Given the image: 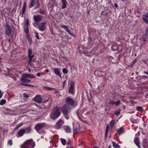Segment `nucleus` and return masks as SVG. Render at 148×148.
I'll return each mask as SVG.
<instances>
[{
    "label": "nucleus",
    "mask_w": 148,
    "mask_h": 148,
    "mask_svg": "<svg viewBox=\"0 0 148 148\" xmlns=\"http://www.w3.org/2000/svg\"><path fill=\"white\" fill-rule=\"evenodd\" d=\"M136 62V59L134 60H133V62H132V64H134Z\"/></svg>",
    "instance_id": "obj_53"
},
{
    "label": "nucleus",
    "mask_w": 148,
    "mask_h": 148,
    "mask_svg": "<svg viewBox=\"0 0 148 148\" xmlns=\"http://www.w3.org/2000/svg\"><path fill=\"white\" fill-rule=\"evenodd\" d=\"M68 72V71L67 69L65 68V73H67Z\"/></svg>",
    "instance_id": "obj_56"
},
{
    "label": "nucleus",
    "mask_w": 148,
    "mask_h": 148,
    "mask_svg": "<svg viewBox=\"0 0 148 148\" xmlns=\"http://www.w3.org/2000/svg\"><path fill=\"white\" fill-rule=\"evenodd\" d=\"M60 109L57 106L55 107L53 109V111L51 113L50 117L53 119H55L60 116Z\"/></svg>",
    "instance_id": "obj_1"
},
{
    "label": "nucleus",
    "mask_w": 148,
    "mask_h": 148,
    "mask_svg": "<svg viewBox=\"0 0 148 148\" xmlns=\"http://www.w3.org/2000/svg\"><path fill=\"white\" fill-rule=\"evenodd\" d=\"M36 4L37 8L39 6V3L38 0H32L31 2V5L29 6V8H32Z\"/></svg>",
    "instance_id": "obj_7"
},
{
    "label": "nucleus",
    "mask_w": 148,
    "mask_h": 148,
    "mask_svg": "<svg viewBox=\"0 0 148 148\" xmlns=\"http://www.w3.org/2000/svg\"><path fill=\"white\" fill-rule=\"evenodd\" d=\"M70 111V108L69 107H65V118L67 119H68L69 118V116H67L68 113Z\"/></svg>",
    "instance_id": "obj_16"
},
{
    "label": "nucleus",
    "mask_w": 148,
    "mask_h": 148,
    "mask_svg": "<svg viewBox=\"0 0 148 148\" xmlns=\"http://www.w3.org/2000/svg\"><path fill=\"white\" fill-rule=\"evenodd\" d=\"M34 56V54H33V55L31 56H29V63L30 64L31 63V62L32 60V58H33Z\"/></svg>",
    "instance_id": "obj_27"
},
{
    "label": "nucleus",
    "mask_w": 148,
    "mask_h": 148,
    "mask_svg": "<svg viewBox=\"0 0 148 148\" xmlns=\"http://www.w3.org/2000/svg\"><path fill=\"white\" fill-rule=\"evenodd\" d=\"M64 121L61 119H60L56 124L55 126V128L58 129L61 128L62 126L64 124Z\"/></svg>",
    "instance_id": "obj_6"
},
{
    "label": "nucleus",
    "mask_w": 148,
    "mask_h": 148,
    "mask_svg": "<svg viewBox=\"0 0 148 148\" xmlns=\"http://www.w3.org/2000/svg\"><path fill=\"white\" fill-rule=\"evenodd\" d=\"M121 102L119 100H118L116 103H115V104L118 105V104H120V103Z\"/></svg>",
    "instance_id": "obj_48"
},
{
    "label": "nucleus",
    "mask_w": 148,
    "mask_h": 148,
    "mask_svg": "<svg viewBox=\"0 0 148 148\" xmlns=\"http://www.w3.org/2000/svg\"><path fill=\"white\" fill-rule=\"evenodd\" d=\"M142 19L145 23L148 24V13H146L143 15Z\"/></svg>",
    "instance_id": "obj_15"
},
{
    "label": "nucleus",
    "mask_w": 148,
    "mask_h": 148,
    "mask_svg": "<svg viewBox=\"0 0 148 148\" xmlns=\"http://www.w3.org/2000/svg\"><path fill=\"white\" fill-rule=\"evenodd\" d=\"M6 102V101L4 99L1 100L0 102V105H3Z\"/></svg>",
    "instance_id": "obj_32"
},
{
    "label": "nucleus",
    "mask_w": 148,
    "mask_h": 148,
    "mask_svg": "<svg viewBox=\"0 0 148 148\" xmlns=\"http://www.w3.org/2000/svg\"><path fill=\"white\" fill-rule=\"evenodd\" d=\"M145 35H147V36H148V27H147L146 29L145 30Z\"/></svg>",
    "instance_id": "obj_45"
},
{
    "label": "nucleus",
    "mask_w": 148,
    "mask_h": 148,
    "mask_svg": "<svg viewBox=\"0 0 148 148\" xmlns=\"http://www.w3.org/2000/svg\"><path fill=\"white\" fill-rule=\"evenodd\" d=\"M8 143L9 145L10 146L12 145L13 144L12 140H9L8 141Z\"/></svg>",
    "instance_id": "obj_41"
},
{
    "label": "nucleus",
    "mask_w": 148,
    "mask_h": 148,
    "mask_svg": "<svg viewBox=\"0 0 148 148\" xmlns=\"http://www.w3.org/2000/svg\"><path fill=\"white\" fill-rule=\"evenodd\" d=\"M79 131V129L77 127L73 130V132L74 133H77Z\"/></svg>",
    "instance_id": "obj_35"
},
{
    "label": "nucleus",
    "mask_w": 148,
    "mask_h": 148,
    "mask_svg": "<svg viewBox=\"0 0 148 148\" xmlns=\"http://www.w3.org/2000/svg\"><path fill=\"white\" fill-rule=\"evenodd\" d=\"M37 25V23H33V25L35 26V27H36V25Z\"/></svg>",
    "instance_id": "obj_59"
},
{
    "label": "nucleus",
    "mask_w": 148,
    "mask_h": 148,
    "mask_svg": "<svg viewBox=\"0 0 148 148\" xmlns=\"http://www.w3.org/2000/svg\"><path fill=\"white\" fill-rule=\"evenodd\" d=\"M65 30L67 31V32L69 34H70L71 35H73V34L71 33L70 31V30L68 29L67 27L65 26Z\"/></svg>",
    "instance_id": "obj_29"
},
{
    "label": "nucleus",
    "mask_w": 148,
    "mask_h": 148,
    "mask_svg": "<svg viewBox=\"0 0 148 148\" xmlns=\"http://www.w3.org/2000/svg\"><path fill=\"white\" fill-rule=\"evenodd\" d=\"M134 143L135 144L138 148H140V142L138 138H136L134 140Z\"/></svg>",
    "instance_id": "obj_18"
},
{
    "label": "nucleus",
    "mask_w": 148,
    "mask_h": 148,
    "mask_svg": "<svg viewBox=\"0 0 148 148\" xmlns=\"http://www.w3.org/2000/svg\"><path fill=\"white\" fill-rule=\"evenodd\" d=\"M23 8H26V5H25V3H24V4L23 5Z\"/></svg>",
    "instance_id": "obj_61"
},
{
    "label": "nucleus",
    "mask_w": 148,
    "mask_h": 148,
    "mask_svg": "<svg viewBox=\"0 0 148 148\" xmlns=\"http://www.w3.org/2000/svg\"><path fill=\"white\" fill-rule=\"evenodd\" d=\"M124 129L122 128H121L118 130L117 131V132L120 135L123 133L124 132Z\"/></svg>",
    "instance_id": "obj_23"
},
{
    "label": "nucleus",
    "mask_w": 148,
    "mask_h": 148,
    "mask_svg": "<svg viewBox=\"0 0 148 148\" xmlns=\"http://www.w3.org/2000/svg\"><path fill=\"white\" fill-rule=\"evenodd\" d=\"M29 40L30 42H31V40L30 38H29Z\"/></svg>",
    "instance_id": "obj_63"
},
{
    "label": "nucleus",
    "mask_w": 148,
    "mask_h": 148,
    "mask_svg": "<svg viewBox=\"0 0 148 148\" xmlns=\"http://www.w3.org/2000/svg\"><path fill=\"white\" fill-rule=\"evenodd\" d=\"M5 34L8 36H9L11 34V29L8 25L5 26Z\"/></svg>",
    "instance_id": "obj_11"
},
{
    "label": "nucleus",
    "mask_w": 148,
    "mask_h": 148,
    "mask_svg": "<svg viewBox=\"0 0 148 148\" xmlns=\"http://www.w3.org/2000/svg\"><path fill=\"white\" fill-rule=\"evenodd\" d=\"M144 73L145 74H146L147 75H148V72H147L145 71H144Z\"/></svg>",
    "instance_id": "obj_60"
},
{
    "label": "nucleus",
    "mask_w": 148,
    "mask_h": 148,
    "mask_svg": "<svg viewBox=\"0 0 148 148\" xmlns=\"http://www.w3.org/2000/svg\"><path fill=\"white\" fill-rule=\"evenodd\" d=\"M35 143L32 139L26 141L21 145V148H33L35 146Z\"/></svg>",
    "instance_id": "obj_2"
},
{
    "label": "nucleus",
    "mask_w": 148,
    "mask_h": 148,
    "mask_svg": "<svg viewBox=\"0 0 148 148\" xmlns=\"http://www.w3.org/2000/svg\"><path fill=\"white\" fill-rule=\"evenodd\" d=\"M43 88L45 90H47L48 91H51L52 90H56V88H51L50 87H48L47 86H44Z\"/></svg>",
    "instance_id": "obj_20"
},
{
    "label": "nucleus",
    "mask_w": 148,
    "mask_h": 148,
    "mask_svg": "<svg viewBox=\"0 0 148 148\" xmlns=\"http://www.w3.org/2000/svg\"><path fill=\"white\" fill-rule=\"evenodd\" d=\"M121 109H119L118 110L115 111L114 112V114L116 115H118L120 113Z\"/></svg>",
    "instance_id": "obj_31"
},
{
    "label": "nucleus",
    "mask_w": 148,
    "mask_h": 148,
    "mask_svg": "<svg viewBox=\"0 0 148 148\" xmlns=\"http://www.w3.org/2000/svg\"><path fill=\"white\" fill-rule=\"evenodd\" d=\"M75 82L71 81L70 82V86L68 92L69 93H71L72 95H73L75 93Z\"/></svg>",
    "instance_id": "obj_3"
},
{
    "label": "nucleus",
    "mask_w": 148,
    "mask_h": 148,
    "mask_svg": "<svg viewBox=\"0 0 148 148\" xmlns=\"http://www.w3.org/2000/svg\"><path fill=\"white\" fill-rule=\"evenodd\" d=\"M21 81L22 83L21 84V85L24 86L27 85L26 84L29 83L31 81L30 80L25 78L22 77H21Z\"/></svg>",
    "instance_id": "obj_8"
},
{
    "label": "nucleus",
    "mask_w": 148,
    "mask_h": 148,
    "mask_svg": "<svg viewBox=\"0 0 148 148\" xmlns=\"http://www.w3.org/2000/svg\"><path fill=\"white\" fill-rule=\"evenodd\" d=\"M34 101L38 103H40L42 102V99L40 95H37L34 98Z\"/></svg>",
    "instance_id": "obj_10"
},
{
    "label": "nucleus",
    "mask_w": 148,
    "mask_h": 148,
    "mask_svg": "<svg viewBox=\"0 0 148 148\" xmlns=\"http://www.w3.org/2000/svg\"><path fill=\"white\" fill-rule=\"evenodd\" d=\"M54 72L56 74L58 75L59 76L61 77L60 74V71L57 68H55L54 69Z\"/></svg>",
    "instance_id": "obj_19"
},
{
    "label": "nucleus",
    "mask_w": 148,
    "mask_h": 148,
    "mask_svg": "<svg viewBox=\"0 0 148 148\" xmlns=\"http://www.w3.org/2000/svg\"><path fill=\"white\" fill-rule=\"evenodd\" d=\"M65 132L67 133H71V129L68 126H65Z\"/></svg>",
    "instance_id": "obj_24"
},
{
    "label": "nucleus",
    "mask_w": 148,
    "mask_h": 148,
    "mask_svg": "<svg viewBox=\"0 0 148 148\" xmlns=\"http://www.w3.org/2000/svg\"><path fill=\"white\" fill-rule=\"evenodd\" d=\"M62 71L64 73H65V68H64L62 70Z\"/></svg>",
    "instance_id": "obj_62"
},
{
    "label": "nucleus",
    "mask_w": 148,
    "mask_h": 148,
    "mask_svg": "<svg viewBox=\"0 0 148 148\" xmlns=\"http://www.w3.org/2000/svg\"><path fill=\"white\" fill-rule=\"evenodd\" d=\"M26 27H28V26L29 25V20L28 18L26 20Z\"/></svg>",
    "instance_id": "obj_37"
},
{
    "label": "nucleus",
    "mask_w": 148,
    "mask_h": 148,
    "mask_svg": "<svg viewBox=\"0 0 148 148\" xmlns=\"http://www.w3.org/2000/svg\"><path fill=\"white\" fill-rule=\"evenodd\" d=\"M137 78L138 81L140 82L143 84H147L146 82H144V79L142 77H140V76L138 77Z\"/></svg>",
    "instance_id": "obj_17"
},
{
    "label": "nucleus",
    "mask_w": 148,
    "mask_h": 148,
    "mask_svg": "<svg viewBox=\"0 0 148 148\" xmlns=\"http://www.w3.org/2000/svg\"><path fill=\"white\" fill-rule=\"evenodd\" d=\"M61 110H62V112L64 114L65 113V108H64V107H62V109Z\"/></svg>",
    "instance_id": "obj_47"
},
{
    "label": "nucleus",
    "mask_w": 148,
    "mask_h": 148,
    "mask_svg": "<svg viewBox=\"0 0 148 148\" xmlns=\"http://www.w3.org/2000/svg\"><path fill=\"white\" fill-rule=\"evenodd\" d=\"M35 34V36L36 38H37L38 39H40L39 37V36L38 34V33L36 32H35L34 33Z\"/></svg>",
    "instance_id": "obj_39"
},
{
    "label": "nucleus",
    "mask_w": 148,
    "mask_h": 148,
    "mask_svg": "<svg viewBox=\"0 0 148 148\" xmlns=\"http://www.w3.org/2000/svg\"><path fill=\"white\" fill-rule=\"evenodd\" d=\"M140 77H142L144 79H147L148 78V77L146 76H140Z\"/></svg>",
    "instance_id": "obj_54"
},
{
    "label": "nucleus",
    "mask_w": 148,
    "mask_h": 148,
    "mask_svg": "<svg viewBox=\"0 0 148 148\" xmlns=\"http://www.w3.org/2000/svg\"><path fill=\"white\" fill-rule=\"evenodd\" d=\"M53 93H54V94L57 93L58 95L61 96V95L59 94V91L57 90H56L54 92H53Z\"/></svg>",
    "instance_id": "obj_44"
},
{
    "label": "nucleus",
    "mask_w": 148,
    "mask_h": 148,
    "mask_svg": "<svg viewBox=\"0 0 148 148\" xmlns=\"http://www.w3.org/2000/svg\"><path fill=\"white\" fill-rule=\"evenodd\" d=\"M36 75L38 77H40V74L39 73H37Z\"/></svg>",
    "instance_id": "obj_58"
},
{
    "label": "nucleus",
    "mask_w": 148,
    "mask_h": 148,
    "mask_svg": "<svg viewBox=\"0 0 148 148\" xmlns=\"http://www.w3.org/2000/svg\"><path fill=\"white\" fill-rule=\"evenodd\" d=\"M25 129H23L20 130L18 131L16 135L17 137L19 138L22 136L24 135V134L25 133Z\"/></svg>",
    "instance_id": "obj_13"
},
{
    "label": "nucleus",
    "mask_w": 148,
    "mask_h": 148,
    "mask_svg": "<svg viewBox=\"0 0 148 148\" xmlns=\"http://www.w3.org/2000/svg\"><path fill=\"white\" fill-rule=\"evenodd\" d=\"M65 102L67 104L73 105L75 103V101L70 97H67L65 99Z\"/></svg>",
    "instance_id": "obj_4"
},
{
    "label": "nucleus",
    "mask_w": 148,
    "mask_h": 148,
    "mask_svg": "<svg viewBox=\"0 0 148 148\" xmlns=\"http://www.w3.org/2000/svg\"><path fill=\"white\" fill-rule=\"evenodd\" d=\"M45 126L43 123H40L37 124L35 127V129L39 133H40V130Z\"/></svg>",
    "instance_id": "obj_5"
},
{
    "label": "nucleus",
    "mask_w": 148,
    "mask_h": 148,
    "mask_svg": "<svg viewBox=\"0 0 148 148\" xmlns=\"http://www.w3.org/2000/svg\"><path fill=\"white\" fill-rule=\"evenodd\" d=\"M21 77L24 78H25L27 79H31V78H34L35 76L31 74H29L25 73L23 74Z\"/></svg>",
    "instance_id": "obj_9"
},
{
    "label": "nucleus",
    "mask_w": 148,
    "mask_h": 148,
    "mask_svg": "<svg viewBox=\"0 0 148 148\" xmlns=\"http://www.w3.org/2000/svg\"><path fill=\"white\" fill-rule=\"evenodd\" d=\"M24 95V97L25 98H27L28 97V94H25Z\"/></svg>",
    "instance_id": "obj_55"
},
{
    "label": "nucleus",
    "mask_w": 148,
    "mask_h": 148,
    "mask_svg": "<svg viewBox=\"0 0 148 148\" xmlns=\"http://www.w3.org/2000/svg\"><path fill=\"white\" fill-rule=\"evenodd\" d=\"M42 18V16L40 15H34V19L36 22H38L41 21Z\"/></svg>",
    "instance_id": "obj_12"
},
{
    "label": "nucleus",
    "mask_w": 148,
    "mask_h": 148,
    "mask_svg": "<svg viewBox=\"0 0 148 148\" xmlns=\"http://www.w3.org/2000/svg\"><path fill=\"white\" fill-rule=\"evenodd\" d=\"M94 148H98V147L97 146H95L94 147Z\"/></svg>",
    "instance_id": "obj_64"
},
{
    "label": "nucleus",
    "mask_w": 148,
    "mask_h": 148,
    "mask_svg": "<svg viewBox=\"0 0 148 148\" xmlns=\"http://www.w3.org/2000/svg\"><path fill=\"white\" fill-rule=\"evenodd\" d=\"M28 57L29 56H31L33 55L32 54V50L30 49H29L28 50Z\"/></svg>",
    "instance_id": "obj_26"
},
{
    "label": "nucleus",
    "mask_w": 148,
    "mask_h": 148,
    "mask_svg": "<svg viewBox=\"0 0 148 148\" xmlns=\"http://www.w3.org/2000/svg\"><path fill=\"white\" fill-rule=\"evenodd\" d=\"M24 31L26 34L29 33V27H25L24 29Z\"/></svg>",
    "instance_id": "obj_30"
},
{
    "label": "nucleus",
    "mask_w": 148,
    "mask_h": 148,
    "mask_svg": "<svg viewBox=\"0 0 148 148\" xmlns=\"http://www.w3.org/2000/svg\"><path fill=\"white\" fill-rule=\"evenodd\" d=\"M115 121L114 120H112L110 122V125L113 127Z\"/></svg>",
    "instance_id": "obj_40"
},
{
    "label": "nucleus",
    "mask_w": 148,
    "mask_h": 148,
    "mask_svg": "<svg viewBox=\"0 0 148 148\" xmlns=\"http://www.w3.org/2000/svg\"><path fill=\"white\" fill-rule=\"evenodd\" d=\"M46 28V23H43L40 24L38 27V29L41 31H43Z\"/></svg>",
    "instance_id": "obj_14"
},
{
    "label": "nucleus",
    "mask_w": 148,
    "mask_h": 148,
    "mask_svg": "<svg viewBox=\"0 0 148 148\" xmlns=\"http://www.w3.org/2000/svg\"><path fill=\"white\" fill-rule=\"evenodd\" d=\"M148 36L144 35L143 37L142 38V39L144 41H146V38Z\"/></svg>",
    "instance_id": "obj_36"
},
{
    "label": "nucleus",
    "mask_w": 148,
    "mask_h": 148,
    "mask_svg": "<svg viewBox=\"0 0 148 148\" xmlns=\"http://www.w3.org/2000/svg\"><path fill=\"white\" fill-rule=\"evenodd\" d=\"M23 124L22 123H20L15 128V130H18L20 127L21 126H22Z\"/></svg>",
    "instance_id": "obj_34"
},
{
    "label": "nucleus",
    "mask_w": 148,
    "mask_h": 148,
    "mask_svg": "<svg viewBox=\"0 0 148 148\" xmlns=\"http://www.w3.org/2000/svg\"><path fill=\"white\" fill-rule=\"evenodd\" d=\"M25 133H29L31 132V127L30 126H29L28 127L25 129Z\"/></svg>",
    "instance_id": "obj_21"
},
{
    "label": "nucleus",
    "mask_w": 148,
    "mask_h": 148,
    "mask_svg": "<svg viewBox=\"0 0 148 148\" xmlns=\"http://www.w3.org/2000/svg\"><path fill=\"white\" fill-rule=\"evenodd\" d=\"M114 6H115L117 8L118 7V6L117 3H115L114 4Z\"/></svg>",
    "instance_id": "obj_57"
},
{
    "label": "nucleus",
    "mask_w": 148,
    "mask_h": 148,
    "mask_svg": "<svg viewBox=\"0 0 148 148\" xmlns=\"http://www.w3.org/2000/svg\"><path fill=\"white\" fill-rule=\"evenodd\" d=\"M26 8H23L22 10V16H23V14L25 13V10Z\"/></svg>",
    "instance_id": "obj_43"
},
{
    "label": "nucleus",
    "mask_w": 148,
    "mask_h": 148,
    "mask_svg": "<svg viewBox=\"0 0 148 148\" xmlns=\"http://www.w3.org/2000/svg\"><path fill=\"white\" fill-rule=\"evenodd\" d=\"M143 145L144 148L148 146V142L146 139H145L143 140Z\"/></svg>",
    "instance_id": "obj_22"
},
{
    "label": "nucleus",
    "mask_w": 148,
    "mask_h": 148,
    "mask_svg": "<svg viewBox=\"0 0 148 148\" xmlns=\"http://www.w3.org/2000/svg\"><path fill=\"white\" fill-rule=\"evenodd\" d=\"M60 140L62 144L64 145H65V139L62 138H61Z\"/></svg>",
    "instance_id": "obj_38"
},
{
    "label": "nucleus",
    "mask_w": 148,
    "mask_h": 148,
    "mask_svg": "<svg viewBox=\"0 0 148 148\" xmlns=\"http://www.w3.org/2000/svg\"><path fill=\"white\" fill-rule=\"evenodd\" d=\"M62 1L63 4L62 9H64L65 8V0H62Z\"/></svg>",
    "instance_id": "obj_42"
},
{
    "label": "nucleus",
    "mask_w": 148,
    "mask_h": 148,
    "mask_svg": "<svg viewBox=\"0 0 148 148\" xmlns=\"http://www.w3.org/2000/svg\"><path fill=\"white\" fill-rule=\"evenodd\" d=\"M137 12L139 14L141 13V10L140 8H138L137 9Z\"/></svg>",
    "instance_id": "obj_46"
},
{
    "label": "nucleus",
    "mask_w": 148,
    "mask_h": 148,
    "mask_svg": "<svg viewBox=\"0 0 148 148\" xmlns=\"http://www.w3.org/2000/svg\"><path fill=\"white\" fill-rule=\"evenodd\" d=\"M108 125L106 126V130L105 133V137H106V136L107 135V134H108Z\"/></svg>",
    "instance_id": "obj_28"
},
{
    "label": "nucleus",
    "mask_w": 148,
    "mask_h": 148,
    "mask_svg": "<svg viewBox=\"0 0 148 148\" xmlns=\"http://www.w3.org/2000/svg\"><path fill=\"white\" fill-rule=\"evenodd\" d=\"M132 123H137L138 122H137V120H134V121H132Z\"/></svg>",
    "instance_id": "obj_51"
},
{
    "label": "nucleus",
    "mask_w": 148,
    "mask_h": 148,
    "mask_svg": "<svg viewBox=\"0 0 148 148\" xmlns=\"http://www.w3.org/2000/svg\"><path fill=\"white\" fill-rule=\"evenodd\" d=\"M136 109L139 111H141L143 110V108L141 106H137L136 108Z\"/></svg>",
    "instance_id": "obj_33"
},
{
    "label": "nucleus",
    "mask_w": 148,
    "mask_h": 148,
    "mask_svg": "<svg viewBox=\"0 0 148 148\" xmlns=\"http://www.w3.org/2000/svg\"><path fill=\"white\" fill-rule=\"evenodd\" d=\"M110 103L111 104H112V105H113L114 104H115V102L114 101H110Z\"/></svg>",
    "instance_id": "obj_52"
},
{
    "label": "nucleus",
    "mask_w": 148,
    "mask_h": 148,
    "mask_svg": "<svg viewBox=\"0 0 148 148\" xmlns=\"http://www.w3.org/2000/svg\"><path fill=\"white\" fill-rule=\"evenodd\" d=\"M112 144L113 146L115 148H120V146H119L118 145L116 144V143L112 141Z\"/></svg>",
    "instance_id": "obj_25"
},
{
    "label": "nucleus",
    "mask_w": 148,
    "mask_h": 148,
    "mask_svg": "<svg viewBox=\"0 0 148 148\" xmlns=\"http://www.w3.org/2000/svg\"><path fill=\"white\" fill-rule=\"evenodd\" d=\"M3 93L1 92V91L0 90V99L3 96Z\"/></svg>",
    "instance_id": "obj_49"
},
{
    "label": "nucleus",
    "mask_w": 148,
    "mask_h": 148,
    "mask_svg": "<svg viewBox=\"0 0 148 148\" xmlns=\"http://www.w3.org/2000/svg\"><path fill=\"white\" fill-rule=\"evenodd\" d=\"M66 148H73V147L71 145H69L66 147Z\"/></svg>",
    "instance_id": "obj_50"
}]
</instances>
